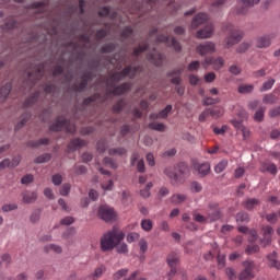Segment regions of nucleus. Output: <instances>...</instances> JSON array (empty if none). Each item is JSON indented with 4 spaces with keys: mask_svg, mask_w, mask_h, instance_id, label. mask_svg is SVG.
Masks as SVG:
<instances>
[{
    "mask_svg": "<svg viewBox=\"0 0 280 280\" xmlns=\"http://www.w3.org/2000/svg\"><path fill=\"white\" fill-rule=\"evenodd\" d=\"M126 234L124 231L118 230L117 228H113V230L106 232L101 238V250L103 253H107V250H113L117 244L124 242Z\"/></svg>",
    "mask_w": 280,
    "mask_h": 280,
    "instance_id": "1",
    "label": "nucleus"
},
{
    "mask_svg": "<svg viewBox=\"0 0 280 280\" xmlns=\"http://www.w3.org/2000/svg\"><path fill=\"white\" fill-rule=\"evenodd\" d=\"M143 71L142 66H127L121 71L115 72L109 77V80L107 81V86H115L117 82H121L124 78H130L132 80L137 73H141Z\"/></svg>",
    "mask_w": 280,
    "mask_h": 280,
    "instance_id": "2",
    "label": "nucleus"
},
{
    "mask_svg": "<svg viewBox=\"0 0 280 280\" xmlns=\"http://www.w3.org/2000/svg\"><path fill=\"white\" fill-rule=\"evenodd\" d=\"M224 30L229 32V35L224 39L225 47H228V49H231L233 45H237V43L244 38V32L234 28L233 24H226Z\"/></svg>",
    "mask_w": 280,
    "mask_h": 280,
    "instance_id": "3",
    "label": "nucleus"
},
{
    "mask_svg": "<svg viewBox=\"0 0 280 280\" xmlns=\"http://www.w3.org/2000/svg\"><path fill=\"white\" fill-rule=\"evenodd\" d=\"M49 130L52 132H60V130H66V132H70V135H75V125L65 119V117L59 116L55 124L49 127Z\"/></svg>",
    "mask_w": 280,
    "mask_h": 280,
    "instance_id": "4",
    "label": "nucleus"
},
{
    "mask_svg": "<svg viewBox=\"0 0 280 280\" xmlns=\"http://www.w3.org/2000/svg\"><path fill=\"white\" fill-rule=\"evenodd\" d=\"M158 32L159 31L156 28H153L149 33V37L154 38V36H155L156 43H165V45H167V47H174L175 51H180L182 47H180V43H178V40H176L174 37H170V36H165V35H156Z\"/></svg>",
    "mask_w": 280,
    "mask_h": 280,
    "instance_id": "5",
    "label": "nucleus"
},
{
    "mask_svg": "<svg viewBox=\"0 0 280 280\" xmlns=\"http://www.w3.org/2000/svg\"><path fill=\"white\" fill-rule=\"evenodd\" d=\"M27 82L30 86H34L45 75V65L39 63L32 68V70H27Z\"/></svg>",
    "mask_w": 280,
    "mask_h": 280,
    "instance_id": "6",
    "label": "nucleus"
},
{
    "mask_svg": "<svg viewBox=\"0 0 280 280\" xmlns=\"http://www.w3.org/2000/svg\"><path fill=\"white\" fill-rule=\"evenodd\" d=\"M243 270L238 275V280L255 279V261L245 260L242 262Z\"/></svg>",
    "mask_w": 280,
    "mask_h": 280,
    "instance_id": "7",
    "label": "nucleus"
},
{
    "mask_svg": "<svg viewBox=\"0 0 280 280\" xmlns=\"http://www.w3.org/2000/svg\"><path fill=\"white\" fill-rule=\"evenodd\" d=\"M203 69H207L208 67H212L214 71H220L222 67H224V58L222 57H206L202 62Z\"/></svg>",
    "mask_w": 280,
    "mask_h": 280,
    "instance_id": "8",
    "label": "nucleus"
},
{
    "mask_svg": "<svg viewBox=\"0 0 280 280\" xmlns=\"http://www.w3.org/2000/svg\"><path fill=\"white\" fill-rule=\"evenodd\" d=\"M98 217L104 222H113L115 220V210L108 206H101L98 208Z\"/></svg>",
    "mask_w": 280,
    "mask_h": 280,
    "instance_id": "9",
    "label": "nucleus"
},
{
    "mask_svg": "<svg viewBox=\"0 0 280 280\" xmlns=\"http://www.w3.org/2000/svg\"><path fill=\"white\" fill-rule=\"evenodd\" d=\"M261 0H237L236 12L237 14H246L248 12V8H253V5H257Z\"/></svg>",
    "mask_w": 280,
    "mask_h": 280,
    "instance_id": "10",
    "label": "nucleus"
},
{
    "mask_svg": "<svg viewBox=\"0 0 280 280\" xmlns=\"http://www.w3.org/2000/svg\"><path fill=\"white\" fill-rule=\"evenodd\" d=\"M196 51L201 56H207V54H215V44L212 42L199 44L196 48Z\"/></svg>",
    "mask_w": 280,
    "mask_h": 280,
    "instance_id": "11",
    "label": "nucleus"
},
{
    "mask_svg": "<svg viewBox=\"0 0 280 280\" xmlns=\"http://www.w3.org/2000/svg\"><path fill=\"white\" fill-rule=\"evenodd\" d=\"M272 233H275L272 226L267 225L262 228V238H260L261 246H269V244L272 243Z\"/></svg>",
    "mask_w": 280,
    "mask_h": 280,
    "instance_id": "12",
    "label": "nucleus"
},
{
    "mask_svg": "<svg viewBox=\"0 0 280 280\" xmlns=\"http://www.w3.org/2000/svg\"><path fill=\"white\" fill-rule=\"evenodd\" d=\"M148 61L152 62L155 67H161L163 65L164 57L161 55V52L156 51V49H153L152 52H149L147 55Z\"/></svg>",
    "mask_w": 280,
    "mask_h": 280,
    "instance_id": "13",
    "label": "nucleus"
},
{
    "mask_svg": "<svg viewBox=\"0 0 280 280\" xmlns=\"http://www.w3.org/2000/svg\"><path fill=\"white\" fill-rule=\"evenodd\" d=\"M183 71H185L184 67L167 72V78H172V84L179 86L180 82H183V79L180 78V73H183Z\"/></svg>",
    "mask_w": 280,
    "mask_h": 280,
    "instance_id": "14",
    "label": "nucleus"
},
{
    "mask_svg": "<svg viewBox=\"0 0 280 280\" xmlns=\"http://www.w3.org/2000/svg\"><path fill=\"white\" fill-rule=\"evenodd\" d=\"M132 89V85L130 83H122L113 90L107 91V95H124V93H128Z\"/></svg>",
    "mask_w": 280,
    "mask_h": 280,
    "instance_id": "15",
    "label": "nucleus"
},
{
    "mask_svg": "<svg viewBox=\"0 0 280 280\" xmlns=\"http://www.w3.org/2000/svg\"><path fill=\"white\" fill-rule=\"evenodd\" d=\"M207 21H209V15H207V13L197 14L191 22L192 30L200 27V25H203Z\"/></svg>",
    "mask_w": 280,
    "mask_h": 280,
    "instance_id": "16",
    "label": "nucleus"
},
{
    "mask_svg": "<svg viewBox=\"0 0 280 280\" xmlns=\"http://www.w3.org/2000/svg\"><path fill=\"white\" fill-rule=\"evenodd\" d=\"M165 176H167L171 180L178 182L180 180V175H178V168L176 166H167L164 170Z\"/></svg>",
    "mask_w": 280,
    "mask_h": 280,
    "instance_id": "17",
    "label": "nucleus"
},
{
    "mask_svg": "<svg viewBox=\"0 0 280 280\" xmlns=\"http://www.w3.org/2000/svg\"><path fill=\"white\" fill-rule=\"evenodd\" d=\"M197 38H211L213 36V24H207L205 28L197 32Z\"/></svg>",
    "mask_w": 280,
    "mask_h": 280,
    "instance_id": "18",
    "label": "nucleus"
},
{
    "mask_svg": "<svg viewBox=\"0 0 280 280\" xmlns=\"http://www.w3.org/2000/svg\"><path fill=\"white\" fill-rule=\"evenodd\" d=\"M195 170L202 178V177L207 176V174H209V172H211V165L209 163H196Z\"/></svg>",
    "mask_w": 280,
    "mask_h": 280,
    "instance_id": "19",
    "label": "nucleus"
},
{
    "mask_svg": "<svg viewBox=\"0 0 280 280\" xmlns=\"http://www.w3.org/2000/svg\"><path fill=\"white\" fill-rule=\"evenodd\" d=\"M86 145V142L80 138H75L70 141L68 144V152H75L79 148H84Z\"/></svg>",
    "mask_w": 280,
    "mask_h": 280,
    "instance_id": "20",
    "label": "nucleus"
},
{
    "mask_svg": "<svg viewBox=\"0 0 280 280\" xmlns=\"http://www.w3.org/2000/svg\"><path fill=\"white\" fill-rule=\"evenodd\" d=\"M222 218V213L220 212V209L218 207H210L208 210V220L210 222H217V220H220Z\"/></svg>",
    "mask_w": 280,
    "mask_h": 280,
    "instance_id": "21",
    "label": "nucleus"
},
{
    "mask_svg": "<svg viewBox=\"0 0 280 280\" xmlns=\"http://www.w3.org/2000/svg\"><path fill=\"white\" fill-rule=\"evenodd\" d=\"M172 105H167L164 109H162L159 114H151L149 119H166L167 115L172 113Z\"/></svg>",
    "mask_w": 280,
    "mask_h": 280,
    "instance_id": "22",
    "label": "nucleus"
},
{
    "mask_svg": "<svg viewBox=\"0 0 280 280\" xmlns=\"http://www.w3.org/2000/svg\"><path fill=\"white\" fill-rule=\"evenodd\" d=\"M240 233H245L248 235V242H257V231L255 230H248L246 226H240L238 228Z\"/></svg>",
    "mask_w": 280,
    "mask_h": 280,
    "instance_id": "23",
    "label": "nucleus"
},
{
    "mask_svg": "<svg viewBox=\"0 0 280 280\" xmlns=\"http://www.w3.org/2000/svg\"><path fill=\"white\" fill-rule=\"evenodd\" d=\"M234 128H237V130H241L242 135H243V139H248V137H250V130L247 127H244L243 124L241 121L237 120H233L232 121Z\"/></svg>",
    "mask_w": 280,
    "mask_h": 280,
    "instance_id": "24",
    "label": "nucleus"
},
{
    "mask_svg": "<svg viewBox=\"0 0 280 280\" xmlns=\"http://www.w3.org/2000/svg\"><path fill=\"white\" fill-rule=\"evenodd\" d=\"M176 168L179 176V180H182V178H187V176H189V166H187L185 163L178 164Z\"/></svg>",
    "mask_w": 280,
    "mask_h": 280,
    "instance_id": "25",
    "label": "nucleus"
},
{
    "mask_svg": "<svg viewBox=\"0 0 280 280\" xmlns=\"http://www.w3.org/2000/svg\"><path fill=\"white\" fill-rule=\"evenodd\" d=\"M109 156H126L128 154V150L124 147H118V148H110L108 150Z\"/></svg>",
    "mask_w": 280,
    "mask_h": 280,
    "instance_id": "26",
    "label": "nucleus"
},
{
    "mask_svg": "<svg viewBox=\"0 0 280 280\" xmlns=\"http://www.w3.org/2000/svg\"><path fill=\"white\" fill-rule=\"evenodd\" d=\"M260 172H269V174H277V165H275V163L265 162L260 166Z\"/></svg>",
    "mask_w": 280,
    "mask_h": 280,
    "instance_id": "27",
    "label": "nucleus"
},
{
    "mask_svg": "<svg viewBox=\"0 0 280 280\" xmlns=\"http://www.w3.org/2000/svg\"><path fill=\"white\" fill-rule=\"evenodd\" d=\"M268 264L271 268H276V270H280V261L277 260V253H272L267 257Z\"/></svg>",
    "mask_w": 280,
    "mask_h": 280,
    "instance_id": "28",
    "label": "nucleus"
},
{
    "mask_svg": "<svg viewBox=\"0 0 280 280\" xmlns=\"http://www.w3.org/2000/svg\"><path fill=\"white\" fill-rule=\"evenodd\" d=\"M131 14H139V12H143V4L138 2L137 0H131V7L129 8Z\"/></svg>",
    "mask_w": 280,
    "mask_h": 280,
    "instance_id": "29",
    "label": "nucleus"
},
{
    "mask_svg": "<svg viewBox=\"0 0 280 280\" xmlns=\"http://www.w3.org/2000/svg\"><path fill=\"white\" fill-rule=\"evenodd\" d=\"M36 198H38V195L36 194V191H26L23 194V202H25V205H30L31 202H34V200H36Z\"/></svg>",
    "mask_w": 280,
    "mask_h": 280,
    "instance_id": "30",
    "label": "nucleus"
},
{
    "mask_svg": "<svg viewBox=\"0 0 280 280\" xmlns=\"http://www.w3.org/2000/svg\"><path fill=\"white\" fill-rule=\"evenodd\" d=\"M245 209H247L248 211H253V209H257V207H259L260 202L258 199L256 198H252V199H247L245 202Z\"/></svg>",
    "mask_w": 280,
    "mask_h": 280,
    "instance_id": "31",
    "label": "nucleus"
},
{
    "mask_svg": "<svg viewBox=\"0 0 280 280\" xmlns=\"http://www.w3.org/2000/svg\"><path fill=\"white\" fill-rule=\"evenodd\" d=\"M104 272H106L105 266L97 267L94 270V273L92 276L88 277L86 280H97V279H100V277H102V275H104Z\"/></svg>",
    "mask_w": 280,
    "mask_h": 280,
    "instance_id": "32",
    "label": "nucleus"
},
{
    "mask_svg": "<svg viewBox=\"0 0 280 280\" xmlns=\"http://www.w3.org/2000/svg\"><path fill=\"white\" fill-rule=\"evenodd\" d=\"M270 36L265 35L262 37H259L257 39L256 46L260 47L261 49H264L265 47H270Z\"/></svg>",
    "mask_w": 280,
    "mask_h": 280,
    "instance_id": "33",
    "label": "nucleus"
},
{
    "mask_svg": "<svg viewBox=\"0 0 280 280\" xmlns=\"http://www.w3.org/2000/svg\"><path fill=\"white\" fill-rule=\"evenodd\" d=\"M100 16H109V19H117V12H110V8L108 7H103L98 11Z\"/></svg>",
    "mask_w": 280,
    "mask_h": 280,
    "instance_id": "34",
    "label": "nucleus"
},
{
    "mask_svg": "<svg viewBox=\"0 0 280 280\" xmlns=\"http://www.w3.org/2000/svg\"><path fill=\"white\" fill-rule=\"evenodd\" d=\"M187 200V196L183 194H175L171 197V202L173 205H183Z\"/></svg>",
    "mask_w": 280,
    "mask_h": 280,
    "instance_id": "35",
    "label": "nucleus"
},
{
    "mask_svg": "<svg viewBox=\"0 0 280 280\" xmlns=\"http://www.w3.org/2000/svg\"><path fill=\"white\" fill-rule=\"evenodd\" d=\"M89 86V80H86L84 77H82V80L80 83H74L73 84V90L77 91L78 93H82L84 89Z\"/></svg>",
    "mask_w": 280,
    "mask_h": 280,
    "instance_id": "36",
    "label": "nucleus"
},
{
    "mask_svg": "<svg viewBox=\"0 0 280 280\" xmlns=\"http://www.w3.org/2000/svg\"><path fill=\"white\" fill-rule=\"evenodd\" d=\"M255 91L254 84H242L238 86V93L246 95L247 93H253Z\"/></svg>",
    "mask_w": 280,
    "mask_h": 280,
    "instance_id": "37",
    "label": "nucleus"
},
{
    "mask_svg": "<svg viewBox=\"0 0 280 280\" xmlns=\"http://www.w3.org/2000/svg\"><path fill=\"white\" fill-rule=\"evenodd\" d=\"M178 264V255L176 253H172L167 257V265L170 268H176Z\"/></svg>",
    "mask_w": 280,
    "mask_h": 280,
    "instance_id": "38",
    "label": "nucleus"
},
{
    "mask_svg": "<svg viewBox=\"0 0 280 280\" xmlns=\"http://www.w3.org/2000/svg\"><path fill=\"white\" fill-rule=\"evenodd\" d=\"M12 91V83H7L4 86L0 89V98L5 100L10 92Z\"/></svg>",
    "mask_w": 280,
    "mask_h": 280,
    "instance_id": "39",
    "label": "nucleus"
},
{
    "mask_svg": "<svg viewBox=\"0 0 280 280\" xmlns=\"http://www.w3.org/2000/svg\"><path fill=\"white\" fill-rule=\"evenodd\" d=\"M96 150L100 154H104L108 150V141L105 139L100 140L96 144Z\"/></svg>",
    "mask_w": 280,
    "mask_h": 280,
    "instance_id": "40",
    "label": "nucleus"
},
{
    "mask_svg": "<svg viewBox=\"0 0 280 280\" xmlns=\"http://www.w3.org/2000/svg\"><path fill=\"white\" fill-rule=\"evenodd\" d=\"M275 79H269L267 81H265L262 83V85L260 86V93H266V91H270V89H272V86H275Z\"/></svg>",
    "mask_w": 280,
    "mask_h": 280,
    "instance_id": "41",
    "label": "nucleus"
},
{
    "mask_svg": "<svg viewBox=\"0 0 280 280\" xmlns=\"http://www.w3.org/2000/svg\"><path fill=\"white\" fill-rule=\"evenodd\" d=\"M148 128H150L151 130H156L158 132H165V125L161 124V122H150L148 125Z\"/></svg>",
    "mask_w": 280,
    "mask_h": 280,
    "instance_id": "42",
    "label": "nucleus"
},
{
    "mask_svg": "<svg viewBox=\"0 0 280 280\" xmlns=\"http://www.w3.org/2000/svg\"><path fill=\"white\" fill-rule=\"evenodd\" d=\"M38 102V92L32 94L28 98L25 100L24 106L28 108V106H34Z\"/></svg>",
    "mask_w": 280,
    "mask_h": 280,
    "instance_id": "43",
    "label": "nucleus"
},
{
    "mask_svg": "<svg viewBox=\"0 0 280 280\" xmlns=\"http://www.w3.org/2000/svg\"><path fill=\"white\" fill-rule=\"evenodd\" d=\"M228 165H229V161H226V160H222L221 162H219L214 166L215 174H222V172H224V170H226Z\"/></svg>",
    "mask_w": 280,
    "mask_h": 280,
    "instance_id": "44",
    "label": "nucleus"
},
{
    "mask_svg": "<svg viewBox=\"0 0 280 280\" xmlns=\"http://www.w3.org/2000/svg\"><path fill=\"white\" fill-rule=\"evenodd\" d=\"M115 49H117V45L115 43H109L101 47V54H113Z\"/></svg>",
    "mask_w": 280,
    "mask_h": 280,
    "instance_id": "45",
    "label": "nucleus"
},
{
    "mask_svg": "<svg viewBox=\"0 0 280 280\" xmlns=\"http://www.w3.org/2000/svg\"><path fill=\"white\" fill-rule=\"evenodd\" d=\"M45 250L46 253H56L57 255H60V253H62V247L59 245L50 244L45 246Z\"/></svg>",
    "mask_w": 280,
    "mask_h": 280,
    "instance_id": "46",
    "label": "nucleus"
},
{
    "mask_svg": "<svg viewBox=\"0 0 280 280\" xmlns=\"http://www.w3.org/2000/svg\"><path fill=\"white\" fill-rule=\"evenodd\" d=\"M148 44H140L139 47L135 48L132 52L135 58H139L143 51H148Z\"/></svg>",
    "mask_w": 280,
    "mask_h": 280,
    "instance_id": "47",
    "label": "nucleus"
},
{
    "mask_svg": "<svg viewBox=\"0 0 280 280\" xmlns=\"http://www.w3.org/2000/svg\"><path fill=\"white\" fill-rule=\"evenodd\" d=\"M277 97L275 94H265L262 97V104H277Z\"/></svg>",
    "mask_w": 280,
    "mask_h": 280,
    "instance_id": "48",
    "label": "nucleus"
},
{
    "mask_svg": "<svg viewBox=\"0 0 280 280\" xmlns=\"http://www.w3.org/2000/svg\"><path fill=\"white\" fill-rule=\"evenodd\" d=\"M28 8H33L38 12H45V10H47V4L45 2H33Z\"/></svg>",
    "mask_w": 280,
    "mask_h": 280,
    "instance_id": "49",
    "label": "nucleus"
},
{
    "mask_svg": "<svg viewBox=\"0 0 280 280\" xmlns=\"http://www.w3.org/2000/svg\"><path fill=\"white\" fill-rule=\"evenodd\" d=\"M116 253H118L119 255H126V253H128V244L126 243H118L116 246Z\"/></svg>",
    "mask_w": 280,
    "mask_h": 280,
    "instance_id": "50",
    "label": "nucleus"
},
{
    "mask_svg": "<svg viewBox=\"0 0 280 280\" xmlns=\"http://www.w3.org/2000/svg\"><path fill=\"white\" fill-rule=\"evenodd\" d=\"M210 110V117H222L224 115V110L222 108L213 107V108H208Z\"/></svg>",
    "mask_w": 280,
    "mask_h": 280,
    "instance_id": "51",
    "label": "nucleus"
},
{
    "mask_svg": "<svg viewBox=\"0 0 280 280\" xmlns=\"http://www.w3.org/2000/svg\"><path fill=\"white\" fill-rule=\"evenodd\" d=\"M268 117L270 119H277V117H280V106H276L269 109Z\"/></svg>",
    "mask_w": 280,
    "mask_h": 280,
    "instance_id": "52",
    "label": "nucleus"
},
{
    "mask_svg": "<svg viewBox=\"0 0 280 280\" xmlns=\"http://www.w3.org/2000/svg\"><path fill=\"white\" fill-rule=\"evenodd\" d=\"M265 113H266V107H260L258 110H256L254 115L255 121H264Z\"/></svg>",
    "mask_w": 280,
    "mask_h": 280,
    "instance_id": "53",
    "label": "nucleus"
},
{
    "mask_svg": "<svg viewBox=\"0 0 280 280\" xmlns=\"http://www.w3.org/2000/svg\"><path fill=\"white\" fill-rule=\"evenodd\" d=\"M51 161V154L45 153L35 159V163H47Z\"/></svg>",
    "mask_w": 280,
    "mask_h": 280,
    "instance_id": "54",
    "label": "nucleus"
},
{
    "mask_svg": "<svg viewBox=\"0 0 280 280\" xmlns=\"http://www.w3.org/2000/svg\"><path fill=\"white\" fill-rule=\"evenodd\" d=\"M266 220L269 224H277V222H279V214H277V212L269 213L266 215Z\"/></svg>",
    "mask_w": 280,
    "mask_h": 280,
    "instance_id": "55",
    "label": "nucleus"
},
{
    "mask_svg": "<svg viewBox=\"0 0 280 280\" xmlns=\"http://www.w3.org/2000/svg\"><path fill=\"white\" fill-rule=\"evenodd\" d=\"M124 106H126V101L120 100L118 101L114 106H113V112L114 113H121L124 110Z\"/></svg>",
    "mask_w": 280,
    "mask_h": 280,
    "instance_id": "56",
    "label": "nucleus"
},
{
    "mask_svg": "<svg viewBox=\"0 0 280 280\" xmlns=\"http://www.w3.org/2000/svg\"><path fill=\"white\" fill-rule=\"evenodd\" d=\"M153 184L152 182H149L144 189L140 190V195L142 198H150V189H152Z\"/></svg>",
    "mask_w": 280,
    "mask_h": 280,
    "instance_id": "57",
    "label": "nucleus"
},
{
    "mask_svg": "<svg viewBox=\"0 0 280 280\" xmlns=\"http://www.w3.org/2000/svg\"><path fill=\"white\" fill-rule=\"evenodd\" d=\"M132 34H133L132 27L126 26V27L122 30L120 36H121V38H122L124 40H126V38H130V36H132Z\"/></svg>",
    "mask_w": 280,
    "mask_h": 280,
    "instance_id": "58",
    "label": "nucleus"
},
{
    "mask_svg": "<svg viewBox=\"0 0 280 280\" xmlns=\"http://www.w3.org/2000/svg\"><path fill=\"white\" fill-rule=\"evenodd\" d=\"M138 246L140 248V253L142 255H144V253H148V241H145V238H141L139 242H138Z\"/></svg>",
    "mask_w": 280,
    "mask_h": 280,
    "instance_id": "59",
    "label": "nucleus"
},
{
    "mask_svg": "<svg viewBox=\"0 0 280 280\" xmlns=\"http://www.w3.org/2000/svg\"><path fill=\"white\" fill-rule=\"evenodd\" d=\"M141 229L143 231L150 232V230L152 229V220L150 219H144L141 221Z\"/></svg>",
    "mask_w": 280,
    "mask_h": 280,
    "instance_id": "60",
    "label": "nucleus"
},
{
    "mask_svg": "<svg viewBox=\"0 0 280 280\" xmlns=\"http://www.w3.org/2000/svg\"><path fill=\"white\" fill-rule=\"evenodd\" d=\"M140 235L137 232H130L127 234V242L129 244H132L133 242H137L139 240Z\"/></svg>",
    "mask_w": 280,
    "mask_h": 280,
    "instance_id": "61",
    "label": "nucleus"
},
{
    "mask_svg": "<svg viewBox=\"0 0 280 280\" xmlns=\"http://www.w3.org/2000/svg\"><path fill=\"white\" fill-rule=\"evenodd\" d=\"M126 275H128V269H119L118 271H116V272L113 275V279H114V280H119V279H121L122 277H126Z\"/></svg>",
    "mask_w": 280,
    "mask_h": 280,
    "instance_id": "62",
    "label": "nucleus"
},
{
    "mask_svg": "<svg viewBox=\"0 0 280 280\" xmlns=\"http://www.w3.org/2000/svg\"><path fill=\"white\" fill-rule=\"evenodd\" d=\"M225 275L226 277H229L230 280H236L237 279V275L235 272V269L228 267L225 269Z\"/></svg>",
    "mask_w": 280,
    "mask_h": 280,
    "instance_id": "63",
    "label": "nucleus"
},
{
    "mask_svg": "<svg viewBox=\"0 0 280 280\" xmlns=\"http://www.w3.org/2000/svg\"><path fill=\"white\" fill-rule=\"evenodd\" d=\"M248 213L246 212H238L236 214V222H248Z\"/></svg>",
    "mask_w": 280,
    "mask_h": 280,
    "instance_id": "64",
    "label": "nucleus"
}]
</instances>
